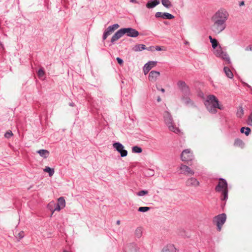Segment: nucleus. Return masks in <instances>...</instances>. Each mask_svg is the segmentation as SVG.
Here are the masks:
<instances>
[{
    "instance_id": "nucleus-1",
    "label": "nucleus",
    "mask_w": 252,
    "mask_h": 252,
    "mask_svg": "<svg viewBox=\"0 0 252 252\" xmlns=\"http://www.w3.org/2000/svg\"><path fill=\"white\" fill-rule=\"evenodd\" d=\"M228 16L229 14L225 9H220L217 11L211 18V31L217 34L224 30Z\"/></svg>"
},
{
    "instance_id": "nucleus-2",
    "label": "nucleus",
    "mask_w": 252,
    "mask_h": 252,
    "mask_svg": "<svg viewBox=\"0 0 252 252\" xmlns=\"http://www.w3.org/2000/svg\"><path fill=\"white\" fill-rule=\"evenodd\" d=\"M204 104L207 110L213 114L217 112L216 108L220 110L223 109L222 106L219 104L218 99L214 95H209L204 102Z\"/></svg>"
},
{
    "instance_id": "nucleus-3",
    "label": "nucleus",
    "mask_w": 252,
    "mask_h": 252,
    "mask_svg": "<svg viewBox=\"0 0 252 252\" xmlns=\"http://www.w3.org/2000/svg\"><path fill=\"white\" fill-rule=\"evenodd\" d=\"M217 192H221V200L226 201L228 198V185L226 181L220 178L218 184L215 188Z\"/></svg>"
},
{
    "instance_id": "nucleus-4",
    "label": "nucleus",
    "mask_w": 252,
    "mask_h": 252,
    "mask_svg": "<svg viewBox=\"0 0 252 252\" xmlns=\"http://www.w3.org/2000/svg\"><path fill=\"white\" fill-rule=\"evenodd\" d=\"M163 118L166 125L168 126L170 131L176 133L179 132V129L173 125L172 116L168 112L165 111L164 113Z\"/></svg>"
},
{
    "instance_id": "nucleus-5",
    "label": "nucleus",
    "mask_w": 252,
    "mask_h": 252,
    "mask_svg": "<svg viewBox=\"0 0 252 252\" xmlns=\"http://www.w3.org/2000/svg\"><path fill=\"white\" fill-rule=\"evenodd\" d=\"M226 220V215L224 213L218 215L213 219V223L217 227V230L220 231L222 225Z\"/></svg>"
},
{
    "instance_id": "nucleus-6",
    "label": "nucleus",
    "mask_w": 252,
    "mask_h": 252,
    "mask_svg": "<svg viewBox=\"0 0 252 252\" xmlns=\"http://www.w3.org/2000/svg\"><path fill=\"white\" fill-rule=\"evenodd\" d=\"M215 54L217 57H219L224 60L227 64L231 63L230 58L226 52H224L220 46L219 48L217 49L215 51Z\"/></svg>"
},
{
    "instance_id": "nucleus-7",
    "label": "nucleus",
    "mask_w": 252,
    "mask_h": 252,
    "mask_svg": "<svg viewBox=\"0 0 252 252\" xmlns=\"http://www.w3.org/2000/svg\"><path fill=\"white\" fill-rule=\"evenodd\" d=\"M181 158L183 161H189L194 159V156L190 149H186L182 152Z\"/></svg>"
},
{
    "instance_id": "nucleus-8",
    "label": "nucleus",
    "mask_w": 252,
    "mask_h": 252,
    "mask_svg": "<svg viewBox=\"0 0 252 252\" xmlns=\"http://www.w3.org/2000/svg\"><path fill=\"white\" fill-rule=\"evenodd\" d=\"M120 26L118 24H115L113 25L109 26L103 33V40H105L108 36L112 33L116 29L119 28Z\"/></svg>"
},
{
    "instance_id": "nucleus-9",
    "label": "nucleus",
    "mask_w": 252,
    "mask_h": 252,
    "mask_svg": "<svg viewBox=\"0 0 252 252\" xmlns=\"http://www.w3.org/2000/svg\"><path fill=\"white\" fill-rule=\"evenodd\" d=\"M113 147L121 154L122 157H126L127 152L124 149V146L119 142H115L113 144Z\"/></svg>"
},
{
    "instance_id": "nucleus-10",
    "label": "nucleus",
    "mask_w": 252,
    "mask_h": 252,
    "mask_svg": "<svg viewBox=\"0 0 252 252\" xmlns=\"http://www.w3.org/2000/svg\"><path fill=\"white\" fill-rule=\"evenodd\" d=\"M177 85L184 95L188 96L189 95L190 91L189 87L184 81H179L177 83Z\"/></svg>"
},
{
    "instance_id": "nucleus-11",
    "label": "nucleus",
    "mask_w": 252,
    "mask_h": 252,
    "mask_svg": "<svg viewBox=\"0 0 252 252\" xmlns=\"http://www.w3.org/2000/svg\"><path fill=\"white\" fill-rule=\"evenodd\" d=\"M180 169L181 173L186 176L193 175L194 174V172L189 166L182 164L180 166Z\"/></svg>"
},
{
    "instance_id": "nucleus-12",
    "label": "nucleus",
    "mask_w": 252,
    "mask_h": 252,
    "mask_svg": "<svg viewBox=\"0 0 252 252\" xmlns=\"http://www.w3.org/2000/svg\"><path fill=\"white\" fill-rule=\"evenodd\" d=\"M124 34H126L128 36L135 37H137L139 35V32L136 30L131 28H122Z\"/></svg>"
},
{
    "instance_id": "nucleus-13",
    "label": "nucleus",
    "mask_w": 252,
    "mask_h": 252,
    "mask_svg": "<svg viewBox=\"0 0 252 252\" xmlns=\"http://www.w3.org/2000/svg\"><path fill=\"white\" fill-rule=\"evenodd\" d=\"M157 62L155 61H150L146 63L143 67V72L146 75L149 71L155 66L156 65Z\"/></svg>"
},
{
    "instance_id": "nucleus-14",
    "label": "nucleus",
    "mask_w": 252,
    "mask_h": 252,
    "mask_svg": "<svg viewBox=\"0 0 252 252\" xmlns=\"http://www.w3.org/2000/svg\"><path fill=\"white\" fill-rule=\"evenodd\" d=\"M186 185L187 186L197 187L199 186V182L196 178L191 177L187 180Z\"/></svg>"
},
{
    "instance_id": "nucleus-15",
    "label": "nucleus",
    "mask_w": 252,
    "mask_h": 252,
    "mask_svg": "<svg viewBox=\"0 0 252 252\" xmlns=\"http://www.w3.org/2000/svg\"><path fill=\"white\" fill-rule=\"evenodd\" d=\"M124 35V34L123 29H120L112 36L111 39V43H114L116 41L118 40Z\"/></svg>"
},
{
    "instance_id": "nucleus-16",
    "label": "nucleus",
    "mask_w": 252,
    "mask_h": 252,
    "mask_svg": "<svg viewBox=\"0 0 252 252\" xmlns=\"http://www.w3.org/2000/svg\"><path fill=\"white\" fill-rule=\"evenodd\" d=\"M137 247L135 244L130 243L127 244L125 247L126 252H137Z\"/></svg>"
},
{
    "instance_id": "nucleus-17",
    "label": "nucleus",
    "mask_w": 252,
    "mask_h": 252,
    "mask_svg": "<svg viewBox=\"0 0 252 252\" xmlns=\"http://www.w3.org/2000/svg\"><path fill=\"white\" fill-rule=\"evenodd\" d=\"M159 75V72L154 70L151 71L149 74V80L151 82H154Z\"/></svg>"
},
{
    "instance_id": "nucleus-18",
    "label": "nucleus",
    "mask_w": 252,
    "mask_h": 252,
    "mask_svg": "<svg viewBox=\"0 0 252 252\" xmlns=\"http://www.w3.org/2000/svg\"><path fill=\"white\" fill-rule=\"evenodd\" d=\"M48 207L50 210L52 212V214L56 211H60L62 209H63L58 204H55L54 202H51L48 204Z\"/></svg>"
},
{
    "instance_id": "nucleus-19",
    "label": "nucleus",
    "mask_w": 252,
    "mask_h": 252,
    "mask_svg": "<svg viewBox=\"0 0 252 252\" xmlns=\"http://www.w3.org/2000/svg\"><path fill=\"white\" fill-rule=\"evenodd\" d=\"M162 252H176V248L172 245L169 244L164 247Z\"/></svg>"
},
{
    "instance_id": "nucleus-20",
    "label": "nucleus",
    "mask_w": 252,
    "mask_h": 252,
    "mask_svg": "<svg viewBox=\"0 0 252 252\" xmlns=\"http://www.w3.org/2000/svg\"><path fill=\"white\" fill-rule=\"evenodd\" d=\"M159 3V0H155L154 1H152V0H149L146 4V7L148 8H152Z\"/></svg>"
},
{
    "instance_id": "nucleus-21",
    "label": "nucleus",
    "mask_w": 252,
    "mask_h": 252,
    "mask_svg": "<svg viewBox=\"0 0 252 252\" xmlns=\"http://www.w3.org/2000/svg\"><path fill=\"white\" fill-rule=\"evenodd\" d=\"M37 153H38L41 157L44 158H47L49 155V152L46 150H39L37 151Z\"/></svg>"
},
{
    "instance_id": "nucleus-22",
    "label": "nucleus",
    "mask_w": 252,
    "mask_h": 252,
    "mask_svg": "<svg viewBox=\"0 0 252 252\" xmlns=\"http://www.w3.org/2000/svg\"><path fill=\"white\" fill-rule=\"evenodd\" d=\"M146 49L145 45L144 44H136L133 48L132 50L135 52H138Z\"/></svg>"
},
{
    "instance_id": "nucleus-23",
    "label": "nucleus",
    "mask_w": 252,
    "mask_h": 252,
    "mask_svg": "<svg viewBox=\"0 0 252 252\" xmlns=\"http://www.w3.org/2000/svg\"><path fill=\"white\" fill-rule=\"evenodd\" d=\"M182 100L183 102L187 105H192L193 104L191 99L186 95L182 97Z\"/></svg>"
},
{
    "instance_id": "nucleus-24",
    "label": "nucleus",
    "mask_w": 252,
    "mask_h": 252,
    "mask_svg": "<svg viewBox=\"0 0 252 252\" xmlns=\"http://www.w3.org/2000/svg\"><path fill=\"white\" fill-rule=\"evenodd\" d=\"M223 70L226 74V75L229 78H232L233 77V74L231 70L227 67H224L223 68Z\"/></svg>"
},
{
    "instance_id": "nucleus-25",
    "label": "nucleus",
    "mask_w": 252,
    "mask_h": 252,
    "mask_svg": "<svg viewBox=\"0 0 252 252\" xmlns=\"http://www.w3.org/2000/svg\"><path fill=\"white\" fill-rule=\"evenodd\" d=\"M210 42L213 49H216L218 45V42L215 38H213L211 36H209Z\"/></svg>"
},
{
    "instance_id": "nucleus-26",
    "label": "nucleus",
    "mask_w": 252,
    "mask_h": 252,
    "mask_svg": "<svg viewBox=\"0 0 252 252\" xmlns=\"http://www.w3.org/2000/svg\"><path fill=\"white\" fill-rule=\"evenodd\" d=\"M58 204L60 205V207L63 208L65 206V201L63 197H60L58 199Z\"/></svg>"
},
{
    "instance_id": "nucleus-27",
    "label": "nucleus",
    "mask_w": 252,
    "mask_h": 252,
    "mask_svg": "<svg viewBox=\"0 0 252 252\" xmlns=\"http://www.w3.org/2000/svg\"><path fill=\"white\" fill-rule=\"evenodd\" d=\"M161 3L167 8H170L172 6L171 2L169 0H161Z\"/></svg>"
},
{
    "instance_id": "nucleus-28",
    "label": "nucleus",
    "mask_w": 252,
    "mask_h": 252,
    "mask_svg": "<svg viewBox=\"0 0 252 252\" xmlns=\"http://www.w3.org/2000/svg\"><path fill=\"white\" fill-rule=\"evenodd\" d=\"M251 131V128L248 127H242L240 129L241 132L242 133H245L247 136L249 135Z\"/></svg>"
},
{
    "instance_id": "nucleus-29",
    "label": "nucleus",
    "mask_w": 252,
    "mask_h": 252,
    "mask_svg": "<svg viewBox=\"0 0 252 252\" xmlns=\"http://www.w3.org/2000/svg\"><path fill=\"white\" fill-rule=\"evenodd\" d=\"M44 171L45 172H47L49 173V176H52L53 174H54V169L53 168H51L50 167L48 166H46L44 169Z\"/></svg>"
},
{
    "instance_id": "nucleus-30",
    "label": "nucleus",
    "mask_w": 252,
    "mask_h": 252,
    "mask_svg": "<svg viewBox=\"0 0 252 252\" xmlns=\"http://www.w3.org/2000/svg\"><path fill=\"white\" fill-rule=\"evenodd\" d=\"M234 145L235 146L243 147L244 145V143L241 139H236L235 140Z\"/></svg>"
},
{
    "instance_id": "nucleus-31",
    "label": "nucleus",
    "mask_w": 252,
    "mask_h": 252,
    "mask_svg": "<svg viewBox=\"0 0 252 252\" xmlns=\"http://www.w3.org/2000/svg\"><path fill=\"white\" fill-rule=\"evenodd\" d=\"M142 234V229L141 227H137L135 231V235L137 238H140Z\"/></svg>"
},
{
    "instance_id": "nucleus-32",
    "label": "nucleus",
    "mask_w": 252,
    "mask_h": 252,
    "mask_svg": "<svg viewBox=\"0 0 252 252\" xmlns=\"http://www.w3.org/2000/svg\"><path fill=\"white\" fill-rule=\"evenodd\" d=\"M162 15H163L162 18L164 19L170 20V19H172L174 18V16L173 15H172L171 14H170L169 13L164 12V13H163Z\"/></svg>"
},
{
    "instance_id": "nucleus-33",
    "label": "nucleus",
    "mask_w": 252,
    "mask_h": 252,
    "mask_svg": "<svg viewBox=\"0 0 252 252\" xmlns=\"http://www.w3.org/2000/svg\"><path fill=\"white\" fill-rule=\"evenodd\" d=\"M132 152H133V153H140L142 152V150L141 148H140L138 146H135L132 147Z\"/></svg>"
},
{
    "instance_id": "nucleus-34",
    "label": "nucleus",
    "mask_w": 252,
    "mask_h": 252,
    "mask_svg": "<svg viewBox=\"0 0 252 252\" xmlns=\"http://www.w3.org/2000/svg\"><path fill=\"white\" fill-rule=\"evenodd\" d=\"M237 116L239 118H241L244 115V110L242 107H240V108L238 109L237 113Z\"/></svg>"
},
{
    "instance_id": "nucleus-35",
    "label": "nucleus",
    "mask_w": 252,
    "mask_h": 252,
    "mask_svg": "<svg viewBox=\"0 0 252 252\" xmlns=\"http://www.w3.org/2000/svg\"><path fill=\"white\" fill-rule=\"evenodd\" d=\"M150 210L149 207H140L138 209V211L140 212H146Z\"/></svg>"
},
{
    "instance_id": "nucleus-36",
    "label": "nucleus",
    "mask_w": 252,
    "mask_h": 252,
    "mask_svg": "<svg viewBox=\"0 0 252 252\" xmlns=\"http://www.w3.org/2000/svg\"><path fill=\"white\" fill-rule=\"evenodd\" d=\"M37 74L40 78L43 77L44 75L45 72L42 68H41L38 70Z\"/></svg>"
},
{
    "instance_id": "nucleus-37",
    "label": "nucleus",
    "mask_w": 252,
    "mask_h": 252,
    "mask_svg": "<svg viewBox=\"0 0 252 252\" xmlns=\"http://www.w3.org/2000/svg\"><path fill=\"white\" fill-rule=\"evenodd\" d=\"M148 192L147 190H141L137 193V195L141 196L148 194Z\"/></svg>"
},
{
    "instance_id": "nucleus-38",
    "label": "nucleus",
    "mask_w": 252,
    "mask_h": 252,
    "mask_svg": "<svg viewBox=\"0 0 252 252\" xmlns=\"http://www.w3.org/2000/svg\"><path fill=\"white\" fill-rule=\"evenodd\" d=\"M13 135V133L11 130L7 131L5 134L4 137L6 138H9Z\"/></svg>"
},
{
    "instance_id": "nucleus-39",
    "label": "nucleus",
    "mask_w": 252,
    "mask_h": 252,
    "mask_svg": "<svg viewBox=\"0 0 252 252\" xmlns=\"http://www.w3.org/2000/svg\"><path fill=\"white\" fill-rule=\"evenodd\" d=\"M247 123L249 125L252 126V112L248 117Z\"/></svg>"
},
{
    "instance_id": "nucleus-40",
    "label": "nucleus",
    "mask_w": 252,
    "mask_h": 252,
    "mask_svg": "<svg viewBox=\"0 0 252 252\" xmlns=\"http://www.w3.org/2000/svg\"><path fill=\"white\" fill-rule=\"evenodd\" d=\"M24 236V231H22L20 232L18 234V238H19V240H20L22 239Z\"/></svg>"
},
{
    "instance_id": "nucleus-41",
    "label": "nucleus",
    "mask_w": 252,
    "mask_h": 252,
    "mask_svg": "<svg viewBox=\"0 0 252 252\" xmlns=\"http://www.w3.org/2000/svg\"><path fill=\"white\" fill-rule=\"evenodd\" d=\"M163 13L161 12H157L156 14H155V17L156 18H162V16H163Z\"/></svg>"
},
{
    "instance_id": "nucleus-42",
    "label": "nucleus",
    "mask_w": 252,
    "mask_h": 252,
    "mask_svg": "<svg viewBox=\"0 0 252 252\" xmlns=\"http://www.w3.org/2000/svg\"><path fill=\"white\" fill-rule=\"evenodd\" d=\"M156 50L157 51H163V50H165V48L164 47H160V46H157L156 47Z\"/></svg>"
},
{
    "instance_id": "nucleus-43",
    "label": "nucleus",
    "mask_w": 252,
    "mask_h": 252,
    "mask_svg": "<svg viewBox=\"0 0 252 252\" xmlns=\"http://www.w3.org/2000/svg\"><path fill=\"white\" fill-rule=\"evenodd\" d=\"M116 60H117L118 63L120 65H123L124 62H123V60L121 58H120L119 57H117Z\"/></svg>"
},
{
    "instance_id": "nucleus-44",
    "label": "nucleus",
    "mask_w": 252,
    "mask_h": 252,
    "mask_svg": "<svg viewBox=\"0 0 252 252\" xmlns=\"http://www.w3.org/2000/svg\"><path fill=\"white\" fill-rule=\"evenodd\" d=\"M245 50L246 51H252V45H249V46H248L247 47H246L245 48Z\"/></svg>"
},
{
    "instance_id": "nucleus-45",
    "label": "nucleus",
    "mask_w": 252,
    "mask_h": 252,
    "mask_svg": "<svg viewBox=\"0 0 252 252\" xmlns=\"http://www.w3.org/2000/svg\"><path fill=\"white\" fill-rule=\"evenodd\" d=\"M130 2L135 3H139V2L136 0H129Z\"/></svg>"
},
{
    "instance_id": "nucleus-46",
    "label": "nucleus",
    "mask_w": 252,
    "mask_h": 252,
    "mask_svg": "<svg viewBox=\"0 0 252 252\" xmlns=\"http://www.w3.org/2000/svg\"><path fill=\"white\" fill-rule=\"evenodd\" d=\"M244 4H245V2H244V1H241V2H240V3H239V5H240V6H243V5H244Z\"/></svg>"
},
{
    "instance_id": "nucleus-47",
    "label": "nucleus",
    "mask_w": 252,
    "mask_h": 252,
    "mask_svg": "<svg viewBox=\"0 0 252 252\" xmlns=\"http://www.w3.org/2000/svg\"><path fill=\"white\" fill-rule=\"evenodd\" d=\"M117 224L119 225L120 224V220H118L116 222Z\"/></svg>"
},
{
    "instance_id": "nucleus-48",
    "label": "nucleus",
    "mask_w": 252,
    "mask_h": 252,
    "mask_svg": "<svg viewBox=\"0 0 252 252\" xmlns=\"http://www.w3.org/2000/svg\"><path fill=\"white\" fill-rule=\"evenodd\" d=\"M69 105L71 106H74V104L73 103H70L69 104Z\"/></svg>"
},
{
    "instance_id": "nucleus-49",
    "label": "nucleus",
    "mask_w": 252,
    "mask_h": 252,
    "mask_svg": "<svg viewBox=\"0 0 252 252\" xmlns=\"http://www.w3.org/2000/svg\"><path fill=\"white\" fill-rule=\"evenodd\" d=\"M160 91L162 92V93H164L165 92V90L163 88H161Z\"/></svg>"
},
{
    "instance_id": "nucleus-50",
    "label": "nucleus",
    "mask_w": 252,
    "mask_h": 252,
    "mask_svg": "<svg viewBox=\"0 0 252 252\" xmlns=\"http://www.w3.org/2000/svg\"><path fill=\"white\" fill-rule=\"evenodd\" d=\"M157 100H158V101L159 102L160 101V98L159 97H158Z\"/></svg>"
},
{
    "instance_id": "nucleus-51",
    "label": "nucleus",
    "mask_w": 252,
    "mask_h": 252,
    "mask_svg": "<svg viewBox=\"0 0 252 252\" xmlns=\"http://www.w3.org/2000/svg\"><path fill=\"white\" fill-rule=\"evenodd\" d=\"M189 43V42H188V41H186V42H185V44H188Z\"/></svg>"
},
{
    "instance_id": "nucleus-52",
    "label": "nucleus",
    "mask_w": 252,
    "mask_h": 252,
    "mask_svg": "<svg viewBox=\"0 0 252 252\" xmlns=\"http://www.w3.org/2000/svg\"><path fill=\"white\" fill-rule=\"evenodd\" d=\"M63 252H67V251H66V250H64Z\"/></svg>"
}]
</instances>
